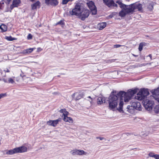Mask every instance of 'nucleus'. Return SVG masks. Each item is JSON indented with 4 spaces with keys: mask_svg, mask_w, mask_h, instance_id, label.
<instances>
[{
    "mask_svg": "<svg viewBox=\"0 0 159 159\" xmlns=\"http://www.w3.org/2000/svg\"><path fill=\"white\" fill-rule=\"evenodd\" d=\"M137 92V89L129 90L127 93L120 91L119 92V94L122 96L123 100L125 102H127L130 99L134 94Z\"/></svg>",
    "mask_w": 159,
    "mask_h": 159,
    "instance_id": "nucleus-2",
    "label": "nucleus"
},
{
    "mask_svg": "<svg viewBox=\"0 0 159 159\" xmlns=\"http://www.w3.org/2000/svg\"><path fill=\"white\" fill-rule=\"evenodd\" d=\"M88 98H91V99H92V98H91V97H90V96H89V97H88Z\"/></svg>",
    "mask_w": 159,
    "mask_h": 159,
    "instance_id": "nucleus-50",
    "label": "nucleus"
},
{
    "mask_svg": "<svg viewBox=\"0 0 159 159\" xmlns=\"http://www.w3.org/2000/svg\"><path fill=\"white\" fill-rule=\"evenodd\" d=\"M59 111L60 113H63V115L64 116V117L67 116L69 114V112L66 111L65 109H62L60 110Z\"/></svg>",
    "mask_w": 159,
    "mask_h": 159,
    "instance_id": "nucleus-22",
    "label": "nucleus"
},
{
    "mask_svg": "<svg viewBox=\"0 0 159 159\" xmlns=\"http://www.w3.org/2000/svg\"><path fill=\"white\" fill-rule=\"evenodd\" d=\"M78 95V96L76 98V99L77 100H79V99H80L81 98H82L83 95V93H79V94Z\"/></svg>",
    "mask_w": 159,
    "mask_h": 159,
    "instance_id": "nucleus-35",
    "label": "nucleus"
},
{
    "mask_svg": "<svg viewBox=\"0 0 159 159\" xmlns=\"http://www.w3.org/2000/svg\"><path fill=\"white\" fill-rule=\"evenodd\" d=\"M109 17L111 18H112L113 17V16L112 15H110L109 16Z\"/></svg>",
    "mask_w": 159,
    "mask_h": 159,
    "instance_id": "nucleus-46",
    "label": "nucleus"
},
{
    "mask_svg": "<svg viewBox=\"0 0 159 159\" xmlns=\"http://www.w3.org/2000/svg\"><path fill=\"white\" fill-rule=\"evenodd\" d=\"M82 4L80 3H77L75 8L71 11H70V14L72 15L79 16L83 10Z\"/></svg>",
    "mask_w": 159,
    "mask_h": 159,
    "instance_id": "nucleus-4",
    "label": "nucleus"
},
{
    "mask_svg": "<svg viewBox=\"0 0 159 159\" xmlns=\"http://www.w3.org/2000/svg\"><path fill=\"white\" fill-rule=\"evenodd\" d=\"M132 55L134 57H138V55H135L134 54H132Z\"/></svg>",
    "mask_w": 159,
    "mask_h": 159,
    "instance_id": "nucleus-45",
    "label": "nucleus"
},
{
    "mask_svg": "<svg viewBox=\"0 0 159 159\" xmlns=\"http://www.w3.org/2000/svg\"><path fill=\"white\" fill-rule=\"evenodd\" d=\"M70 152L73 156L75 155H78L80 156L83 155H85L87 153L85 152L84 150L78 149H75L71 150Z\"/></svg>",
    "mask_w": 159,
    "mask_h": 159,
    "instance_id": "nucleus-10",
    "label": "nucleus"
},
{
    "mask_svg": "<svg viewBox=\"0 0 159 159\" xmlns=\"http://www.w3.org/2000/svg\"><path fill=\"white\" fill-rule=\"evenodd\" d=\"M109 108L113 109L116 107L118 104L119 106L117 109L120 111H122V107L123 105V99L119 94V92L116 91L112 92L108 98Z\"/></svg>",
    "mask_w": 159,
    "mask_h": 159,
    "instance_id": "nucleus-1",
    "label": "nucleus"
},
{
    "mask_svg": "<svg viewBox=\"0 0 159 159\" xmlns=\"http://www.w3.org/2000/svg\"><path fill=\"white\" fill-rule=\"evenodd\" d=\"M0 28L2 31L5 32L7 30V27L6 25H2L0 26Z\"/></svg>",
    "mask_w": 159,
    "mask_h": 159,
    "instance_id": "nucleus-25",
    "label": "nucleus"
},
{
    "mask_svg": "<svg viewBox=\"0 0 159 159\" xmlns=\"http://www.w3.org/2000/svg\"><path fill=\"white\" fill-rule=\"evenodd\" d=\"M89 14V11L88 10L84 9L81 12L80 15V18L82 20H84L86 18L88 17Z\"/></svg>",
    "mask_w": 159,
    "mask_h": 159,
    "instance_id": "nucleus-11",
    "label": "nucleus"
},
{
    "mask_svg": "<svg viewBox=\"0 0 159 159\" xmlns=\"http://www.w3.org/2000/svg\"><path fill=\"white\" fill-rule=\"evenodd\" d=\"M20 3V0H13L12 2V4L10 6V8L13 9L14 7H17Z\"/></svg>",
    "mask_w": 159,
    "mask_h": 159,
    "instance_id": "nucleus-16",
    "label": "nucleus"
},
{
    "mask_svg": "<svg viewBox=\"0 0 159 159\" xmlns=\"http://www.w3.org/2000/svg\"><path fill=\"white\" fill-rule=\"evenodd\" d=\"M17 153L16 148L9 150H6V154L7 155H12Z\"/></svg>",
    "mask_w": 159,
    "mask_h": 159,
    "instance_id": "nucleus-18",
    "label": "nucleus"
},
{
    "mask_svg": "<svg viewBox=\"0 0 159 159\" xmlns=\"http://www.w3.org/2000/svg\"><path fill=\"white\" fill-rule=\"evenodd\" d=\"M151 9L152 8H153V6L152 5L151 6Z\"/></svg>",
    "mask_w": 159,
    "mask_h": 159,
    "instance_id": "nucleus-49",
    "label": "nucleus"
},
{
    "mask_svg": "<svg viewBox=\"0 0 159 159\" xmlns=\"http://www.w3.org/2000/svg\"><path fill=\"white\" fill-rule=\"evenodd\" d=\"M103 102L102 98H98V104H101L102 103H103Z\"/></svg>",
    "mask_w": 159,
    "mask_h": 159,
    "instance_id": "nucleus-28",
    "label": "nucleus"
},
{
    "mask_svg": "<svg viewBox=\"0 0 159 159\" xmlns=\"http://www.w3.org/2000/svg\"><path fill=\"white\" fill-rule=\"evenodd\" d=\"M73 0H62V3L63 4H66L69 1H72Z\"/></svg>",
    "mask_w": 159,
    "mask_h": 159,
    "instance_id": "nucleus-33",
    "label": "nucleus"
},
{
    "mask_svg": "<svg viewBox=\"0 0 159 159\" xmlns=\"http://www.w3.org/2000/svg\"><path fill=\"white\" fill-rule=\"evenodd\" d=\"M34 49V48H29L27 49L24 50L23 53L25 54L30 53L33 51Z\"/></svg>",
    "mask_w": 159,
    "mask_h": 159,
    "instance_id": "nucleus-24",
    "label": "nucleus"
},
{
    "mask_svg": "<svg viewBox=\"0 0 159 159\" xmlns=\"http://www.w3.org/2000/svg\"><path fill=\"white\" fill-rule=\"evenodd\" d=\"M78 95V96L76 98V99L77 100H79V99H80L81 98H82L83 95V93H79V94Z\"/></svg>",
    "mask_w": 159,
    "mask_h": 159,
    "instance_id": "nucleus-34",
    "label": "nucleus"
},
{
    "mask_svg": "<svg viewBox=\"0 0 159 159\" xmlns=\"http://www.w3.org/2000/svg\"><path fill=\"white\" fill-rule=\"evenodd\" d=\"M78 94V93H74L73 94L74 95H77Z\"/></svg>",
    "mask_w": 159,
    "mask_h": 159,
    "instance_id": "nucleus-47",
    "label": "nucleus"
},
{
    "mask_svg": "<svg viewBox=\"0 0 159 159\" xmlns=\"http://www.w3.org/2000/svg\"><path fill=\"white\" fill-rule=\"evenodd\" d=\"M63 120L65 121L68 122L69 123H72L73 122V120L71 118L68 117L67 116L64 117Z\"/></svg>",
    "mask_w": 159,
    "mask_h": 159,
    "instance_id": "nucleus-20",
    "label": "nucleus"
},
{
    "mask_svg": "<svg viewBox=\"0 0 159 159\" xmlns=\"http://www.w3.org/2000/svg\"><path fill=\"white\" fill-rule=\"evenodd\" d=\"M121 46L119 44H116L114 45L113 47L114 48H117L121 47Z\"/></svg>",
    "mask_w": 159,
    "mask_h": 159,
    "instance_id": "nucleus-38",
    "label": "nucleus"
},
{
    "mask_svg": "<svg viewBox=\"0 0 159 159\" xmlns=\"http://www.w3.org/2000/svg\"><path fill=\"white\" fill-rule=\"evenodd\" d=\"M16 148L17 153L24 152H26L27 151V148L24 146Z\"/></svg>",
    "mask_w": 159,
    "mask_h": 159,
    "instance_id": "nucleus-15",
    "label": "nucleus"
},
{
    "mask_svg": "<svg viewBox=\"0 0 159 159\" xmlns=\"http://www.w3.org/2000/svg\"><path fill=\"white\" fill-rule=\"evenodd\" d=\"M103 2L108 7L110 8L117 7V5L112 0H103Z\"/></svg>",
    "mask_w": 159,
    "mask_h": 159,
    "instance_id": "nucleus-9",
    "label": "nucleus"
},
{
    "mask_svg": "<svg viewBox=\"0 0 159 159\" xmlns=\"http://www.w3.org/2000/svg\"><path fill=\"white\" fill-rule=\"evenodd\" d=\"M6 96V93H1L0 94V99Z\"/></svg>",
    "mask_w": 159,
    "mask_h": 159,
    "instance_id": "nucleus-37",
    "label": "nucleus"
},
{
    "mask_svg": "<svg viewBox=\"0 0 159 159\" xmlns=\"http://www.w3.org/2000/svg\"><path fill=\"white\" fill-rule=\"evenodd\" d=\"M134 10L137 9L138 11H140L142 9V5L140 3H134Z\"/></svg>",
    "mask_w": 159,
    "mask_h": 159,
    "instance_id": "nucleus-19",
    "label": "nucleus"
},
{
    "mask_svg": "<svg viewBox=\"0 0 159 159\" xmlns=\"http://www.w3.org/2000/svg\"><path fill=\"white\" fill-rule=\"evenodd\" d=\"M6 39L9 41H13L16 39L13 38L11 36L7 37Z\"/></svg>",
    "mask_w": 159,
    "mask_h": 159,
    "instance_id": "nucleus-30",
    "label": "nucleus"
},
{
    "mask_svg": "<svg viewBox=\"0 0 159 159\" xmlns=\"http://www.w3.org/2000/svg\"><path fill=\"white\" fill-rule=\"evenodd\" d=\"M149 94L148 89H143L138 93L135 98L139 100H141L144 99Z\"/></svg>",
    "mask_w": 159,
    "mask_h": 159,
    "instance_id": "nucleus-5",
    "label": "nucleus"
},
{
    "mask_svg": "<svg viewBox=\"0 0 159 159\" xmlns=\"http://www.w3.org/2000/svg\"><path fill=\"white\" fill-rule=\"evenodd\" d=\"M122 9V10L119 13V15L121 17H124L128 13L126 12V10H125L123 8Z\"/></svg>",
    "mask_w": 159,
    "mask_h": 159,
    "instance_id": "nucleus-21",
    "label": "nucleus"
},
{
    "mask_svg": "<svg viewBox=\"0 0 159 159\" xmlns=\"http://www.w3.org/2000/svg\"><path fill=\"white\" fill-rule=\"evenodd\" d=\"M143 44L142 43H140L139 44V49L140 51H141L143 49Z\"/></svg>",
    "mask_w": 159,
    "mask_h": 159,
    "instance_id": "nucleus-31",
    "label": "nucleus"
},
{
    "mask_svg": "<svg viewBox=\"0 0 159 159\" xmlns=\"http://www.w3.org/2000/svg\"><path fill=\"white\" fill-rule=\"evenodd\" d=\"M143 106L146 110L150 111L152 109L154 103L153 101L147 99L143 101Z\"/></svg>",
    "mask_w": 159,
    "mask_h": 159,
    "instance_id": "nucleus-6",
    "label": "nucleus"
},
{
    "mask_svg": "<svg viewBox=\"0 0 159 159\" xmlns=\"http://www.w3.org/2000/svg\"><path fill=\"white\" fill-rule=\"evenodd\" d=\"M106 23L102 22L100 24H98V27L100 30H102L106 26Z\"/></svg>",
    "mask_w": 159,
    "mask_h": 159,
    "instance_id": "nucleus-23",
    "label": "nucleus"
},
{
    "mask_svg": "<svg viewBox=\"0 0 159 159\" xmlns=\"http://www.w3.org/2000/svg\"><path fill=\"white\" fill-rule=\"evenodd\" d=\"M27 38L28 39H31L32 38V36L31 34H29L28 35Z\"/></svg>",
    "mask_w": 159,
    "mask_h": 159,
    "instance_id": "nucleus-36",
    "label": "nucleus"
},
{
    "mask_svg": "<svg viewBox=\"0 0 159 159\" xmlns=\"http://www.w3.org/2000/svg\"><path fill=\"white\" fill-rule=\"evenodd\" d=\"M3 80L4 82L5 83H8V80Z\"/></svg>",
    "mask_w": 159,
    "mask_h": 159,
    "instance_id": "nucleus-43",
    "label": "nucleus"
},
{
    "mask_svg": "<svg viewBox=\"0 0 159 159\" xmlns=\"http://www.w3.org/2000/svg\"><path fill=\"white\" fill-rule=\"evenodd\" d=\"M156 155V154H155L154 153L152 152H150L148 154V155L150 157H154L155 158V157Z\"/></svg>",
    "mask_w": 159,
    "mask_h": 159,
    "instance_id": "nucleus-32",
    "label": "nucleus"
},
{
    "mask_svg": "<svg viewBox=\"0 0 159 159\" xmlns=\"http://www.w3.org/2000/svg\"><path fill=\"white\" fill-rule=\"evenodd\" d=\"M116 2L120 5V7L121 8H123L125 6V4L122 3L120 1H117Z\"/></svg>",
    "mask_w": 159,
    "mask_h": 159,
    "instance_id": "nucleus-26",
    "label": "nucleus"
},
{
    "mask_svg": "<svg viewBox=\"0 0 159 159\" xmlns=\"http://www.w3.org/2000/svg\"><path fill=\"white\" fill-rule=\"evenodd\" d=\"M154 111L156 113L159 112V104L156 106L154 108Z\"/></svg>",
    "mask_w": 159,
    "mask_h": 159,
    "instance_id": "nucleus-27",
    "label": "nucleus"
},
{
    "mask_svg": "<svg viewBox=\"0 0 159 159\" xmlns=\"http://www.w3.org/2000/svg\"><path fill=\"white\" fill-rule=\"evenodd\" d=\"M123 8L126 10V12L128 14L130 13H132L135 11L134 4H131L129 5H125V6Z\"/></svg>",
    "mask_w": 159,
    "mask_h": 159,
    "instance_id": "nucleus-8",
    "label": "nucleus"
},
{
    "mask_svg": "<svg viewBox=\"0 0 159 159\" xmlns=\"http://www.w3.org/2000/svg\"><path fill=\"white\" fill-rule=\"evenodd\" d=\"M40 6V3L39 1H37L31 5V9L33 10L36 9L37 8H39Z\"/></svg>",
    "mask_w": 159,
    "mask_h": 159,
    "instance_id": "nucleus-17",
    "label": "nucleus"
},
{
    "mask_svg": "<svg viewBox=\"0 0 159 159\" xmlns=\"http://www.w3.org/2000/svg\"><path fill=\"white\" fill-rule=\"evenodd\" d=\"M153 97L156 100L159 102V88L154 90H152Z\"/></svg>",
    "mask_w": 159,
    "mask_h": 159,
    "instance_id": "nucleus-13",
    "label": "nucleus"
},
{
    "mask_svg": "<svg viewBox=\"0 0 159 159\" xmlns=\"http://www.w3.org/2000/svg\"><path fill=\"white\" fill-rule=\"evenodd\" d=\"M63 24V21L62 20H61L57 23V24H61L62 25Z\"/></svg>",
    "mask_w": 159,
    "mask_h": 159,
    "instance_id": "nucleus-40",
    "label": "nucleus"
},
{
    "mask_svg": "<svg viewBox=\"0 0 159 159\" xmlns=\"http://www.w3.org/2000/svg\"><path fill=\"white\" fill-rule=\"evenodd\" d=\"M45 2L46 4L53 6H57L58 3L57 0H45Z\"/></svg>",
    "mask_w": 159,
    "mask_h": 159,
    "instance_id": "nucleus-14",
    "label": "nucleus"
},
{
    "mask_svg": "<svg viewBox=\"0 0 159 159\" xmlns=\"http://www.w3.org/2000/svg\"><path fill=\"white\" fill-rule=\"evenodd\" d=\"M61 118H59L55 120H49L47 122V124L49 125L55 127L58 123L59 122L61 121Z\"/></svg>",
    "mask_w": 159,
    "mask_h": 159,
    "instance_id": "nucleus-12",
    "label": "nucleus"
},
{
    "mask_svg": "<svg viewBox=\"0 0 159 159\" xmlns=\"http://www.w3.org/2000/svg\"><path fill=\"white\" fill-rule=\"evenodd\" d=\"M11 0H7V1L9 2H11Z\"/></svg>",
    "mask_w": 159,
    "mask_h": 159,
    "instance_id": "nucleus-48",
    "label": "nucleus"
},
{
    "mask_svg": "<svg viewBox=\"0 0 159 159\" xmlns=\"http://www.w3.org/2000/svg\"><path fill=\"white\" fill-rule=\"evenodd\" d=\"M127 109L129 112L133 114L135 110L139 111L141 110V105L139 102L132 101L130 103V105L128 106Z\"/></svg>",
    "mask_w": 159,
    "mask_h": 159,
    "instance_id": "nucleus-3",
    "label": "nucleus"
},
{
    "mask_svg": "<svg viewBox=\"0 0 159 159\" xmlns=\"http://www.w3.org/2000/svg\"><path fill=\"white\" fill-rule=\"evenodd\" d=\"M15 82L11 78H9L8 79V83L13 84Z\"/></svg>",
    "mask_w": 159,
    "mask_h": 159,
    "instance_id": "nucleus-29",
    "label": "nucleus"
},
{
    "mask_svg": "<svg viewBox=\"0 0 159 159\" xmlns=\"http://www.w3.org/2000/svg\"><path fill=\"white\" fill-rule=\"evenodd\" d=\"M155 158L156 159H159V154H156Z\"/></svg>",
    "mask_w": 159,
    "mask_h": 159,
    "instance_id": "nucleus-41",
    "label": "nucleus"
},
{
    "mask_svg": "<svg viewBox=\"0 0 159 159\" xmlns=\"http://www.w3.org/2000/svg\"><path fill=\"white\" fill-rule=\"evenodd\" d=\"M88 7L90 10L93 15L96 14L97 10L93 2L91 1L87 3Z\"/></svg>",
    "mask_w": 159,
    "mask_h": 159,
    "instance_id": "nucleus-7",
    "label": "nucleus"
},
{
    "mask_svg": "<svg viewBox=\"0 0 159 159\" xmlns=\"http://www.w3.org/2000/svg\"><path fill=\"white\" fill-rule=\"evenodd\" d=\"M148 56H149V57H150V59H151V60L152 59V57L151 55V54H149L148 55Z\"/></svg>",
    "mask_w": 159,
    "mask_h": 159,
    "instance_id": "nucleus-44",
    "label": "nucleus"
},
{
    "mask_svg": "<svg viewBox=\"0 0 159 159\" xmlns=\"http://www.w3.org/2000/svg\"><path fill=\"white\" fill-rule=\"evenodd\" d=\"M4 71L5 72H10V71L8 69H7L6 70H4Z\"/></svg>",
    "mask_w": 159,
    "mask_h": 159,
    "instance_id": "nucleus-42",
    "label": "nucleus"
},
{
    "mask_svg": "<svg viewBox=\"0 0 159 159\" xmlns=\"http://www.w3.org/2000/svg\"><path fill=\"white\" fill-rule=\"evenodd\" d=\"M96 139H99L100 140H103V139H104V138L103 137H97L96 138Z\"/></svg>",
    "mask_w": 159,
    "mask_h": 159,
    "instance_id": "nucleus-39",
    "label": "nucleus"
}]
</instances>
